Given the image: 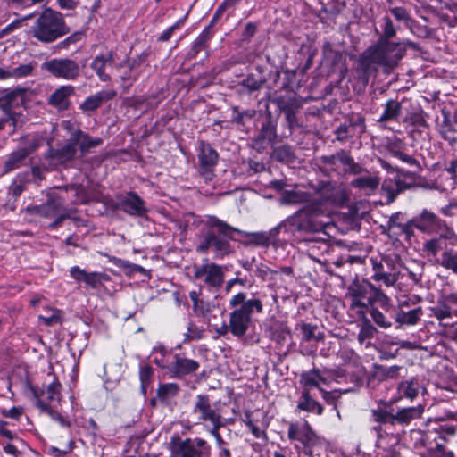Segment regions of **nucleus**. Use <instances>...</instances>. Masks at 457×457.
I'll return each mask as SVG.
<instances>
[{
	"mask_svg": "<svg viewBox=\"0 0 457 457\" xmlns=\"http://www.w3.org/2000/svg\"><path fill=\"white\" fill-rule=\"evenodd\" d=\"M391 154L393 156L398 158L403 162H405L409 165H417L418 164V162L414 157H412L411 155L407 154L402 151L393 150V151H391Z\"/></svg>",
	"mask_w": 457,
	"mask_h": 457,
	"instance_id": "58",
	"label": "nucleus"
},
{
	"mask_svg": "<svg viewBox=\"0 0 457 457\" xmlns=\"http://www.w3.org/2000/svg\"><path fill=\"white\" fill-rule=\"evenodd\" d=\"M29 94L27 89L18 88L6 92L0 99V105L8 115L9 120L12 121L14 127L17 126L15 116L18 114L14 109L25 104L26 96Z\"/></svg>",
	"mask_w": 457,
	"mask_h": 457,
	"instance_id": "16",
	"label": "nucleus"
},
{
	"mask_svg": "<svg viewBox=\"0 0 457 457\" xmlns=\"http://www.w3.org/2000/svg\"><path fill=\"white\" fill-rule=\"evenodd\" d=\"M71 141L74 142L76 147H79V150L81 155L88 153L92 148H95L103 143V139L100 137H92L88 134L83 132L80 129H76L71 135Z\"/></svg>",
	"mask_w": 457,
	"mask_h": 457,
	"instance_id": "24",
	"label": "nucleus"
},
{
	"mask_svg": "<svg viewBox=\"0 0 457 457\" xmlns=\"http://www.w3.org/2000/svg\"><path fill=\"white\" fill-rule=\"evenodd\" d=\"M190 417L195 425L203 426L205 429L224 421L220 408L212 402L209 395L204 394L195 396Z\"/></svg>",
	"mask_w": 457,
	"mask_h": 457,
	"instance_id": "6",
	"label": "nucleus"
},
{
	"mask_svg": "<svg viewBox=\"0 0 457 457\" xmlns=\"http://www.w3.org/2000/svg\"><path fill=\"white\" fill-rule=\"evenodd\" d=\"M302 334L303 340L304 341H312L314 340L316 342L322 341L324 339V334L322 332H317L318 327L316 325H312L309 323H301L298 325Z\"/></svg>",
	"mask_w": 457,
	"mask_h": 457,
	"instance_id": "40",
	"label": "nucleus"
},
{
	"mask_svg": "<svg viewBox=\"0 0 457 457\" xmlns=\"http://www.w3.org/2000/svg\"><path fill=\"white\" fill-rule=\"evenodd\" d=\"M47 315H39L38 319L42 320L46 326H52L61 321L60 312L55 309H47Z\"/></svg>",
	"mask_w": 457,
	"mask_h": 457,
	"instance_id": "51",
	"label": "nucleus"
},
{
	"mask_svg": "<svg viewBox=\"0 0 457 457\" xmlns=\"http://www.w3.org/2000/svg\"><path fill=\"white\" fill-rule=\"evenodd\" d=\"M180 388L176 383L161 384L157 389V396L160 401L168 403L178 395Z\"/></svg>",
	"mask_w": 457,
	"mask_h": 457,
	"instance_id": "38",
	"label": "nucleus"
},
{
	"mask_svg": "<svg viewBox=\"0 0 457 457\" xmlns=\"http://www.w3.org/2000/svg\"><path fill=\"white\" fill-rule=\"evenodd\" d=\"M375 303H378L379 306L386 312H388L393 307L391 298L377 287H375L373 295H370V307H374L373 305Z\"/></svg>",
	"mask_w": 457,
	"mask_h": 457,
	"instance_id": "39",
	"label": "nucleus"
},
{
	"mask_svg": "<svg viewBox=\"0 0 457 457\" xmlns=\"http://www.w3.org/2000/svg\"><path fill=\"white\" fill-rule=\"evenodd\" d=\"M77 147L74 142L71 141V137L69 141L63 145L56 149L53 154V159L61 164H64L75 157Z\"/></svg>",
	"mask_w": 457,
	"mask_h": 457,
	"instance_id": "33",
	"label": "nucleus"
},
{
	"mask_svg": "<svg viewBox=\"0 0 457 457\" xmlns=\"http://www.w3.org/2000/svg\"><path fill=\"white\" fill-rule=\"evenodd\" d=\"M153 353L159 354V356H155L154 358V362L160 367L161 369L166 370V372L169 374L170 371V366H171V357L174 356L175 353H172L170 351H168L164 346L162 345H156L153 349Z\"/></svg>",
	"mask_w": 457,
	"mask_h": 457,
	"instance_id": "36",
	"label": "nucleus"
},
{
	"mask_svg": "<svg viewBox=\"0 0 457 457\" xmlns=\"http://www.w3.org/2000/svg\"><path fill=\"white\" fill-rule=\"evenodd\" d=\"M442 214L445 216H453L457 212V202L451 201L447 205L440 209Z\"/></svg>",
	"mask_w": 457,
	"mask_h": 457,
	"instance_id": "62",
	"label": "nucleus"
},
{
	"mask_svg": "<svg viewBox=\"0 0 457 457\" xmlns=\"http://www.w3.org/2000/svg\"><path fill=\"white\" fill-rule=\"evenodd\" d=\"M206 40L207 35L202 33L198 36V37L194 41L190 51L188 52V56L190 58H195L196 55L203 50L206 48Z\"/></svg>",
	"mask_w": 457,
	"mask_h": 457,
	"instance_id": "47",
	"label": "nucleus"
},
{
	"mask_svg": "<svg viewBox=\"0 0 457 457\" xmlns=\"http://www.w3.org/2000/svg\"><path fill=\"white\" fill-rule=\"evenodd\" d=\"M41 68L55 78L75 80L80 73L76 61L69 58H54L42 63Z\"/></svg>",
	"mask_w": 457,
	"mask_h": 457,
	"instance_id": "11",
	"label": "nucleus"
},
{
	"mask_svg": "<svg viewBox=\"0 0 457 457\" xmlns=\"http://www.w3.org/2000/svg\"><path fill=\"white\" fill-rule=\"evenodd\" d=\"M71 277L78 282H84L87 287L96 288L104 281H109L110 277L102 272H87L79 266H73L70 270Z\"/></svg>",
	"mask_w": 457,
	"mask_h": 457,
	"instance_id": "20",
	"label": "nucleus"
},
{
	"mask_svg": "<svg viewBox=\"0 0 457 457\" xmlns=\"http://www.w3.org/2000/svg\"><path fill=\"white\" fill-rule=\"evenodd\" d=\"M301 384L310 391L312 387H317L321 392L323 398L327 399L329 393L320 387V384H328V379L323 377L318 369L303 372L300 379Z\"/></svg>",
	"mask_w": 457,
	"mask_h": 457,
	"instance_id": "25",
	"label": "nucleus"
},
{
	"mask_svg": "<svg viewBox=\"0 0 457 457\" xmlns=\"http://www.w3.org/2000/svg\"><path fill=\"white\" fill-rule=\"evenodd\" d=\"M3 414L12 419H19L22 414V409L19 407H12L8 411H3Z\"/></svg>",
	"mask_w": 457,
	"mask_h": 457,
	"instance_id": "64",
	"label": "nucleus"
},
{
	"mask_svg": "<svg viewBox=\"0 0 457 457\" xmlns=\"http://www.w3.org/2000/svg\"><path fill=\"white\" fill-rule=\"evenodd\" d=\"M452 313H455L457 315V308L456 310H451L450 306L446 305L442 301L439 303V305L435 310V314L436 318L439 320L449 318L451 317Z\"/></svg>",
	"mask_w": 457,
	"mask_h": 457,
	"instance_id": "53",
	"label": "nucleus"
},
{
	"mask_svg": "<svg viewBox=\"0 0 457 457\" xmlns=\"http://www.w3.org/2000/svg\"><path fill=\"white\" fill-rule=\"evenodd\" d=\"M193 270L195 278L200 281L204 287L210 291H217L224 283L227 269L206 259L202 264L195 265Z\"/></svg>",
	"mask_w": 457,
	"mask_h": 457,
	"instance_id": "9",
	"label": "nucleus"
},
{
	"mask_svg": "<svg viewBox=\"0 0 457 457\" xmlns=\"http://www.w3.org/2000/svg\"><path fill=\"white\" fill-rule=\"evenodd\" d=\"M392 15L395 18V20L399 21H403L407 27H411L412 23V20L411 19L407 11L403 7H395L390 10Z\"/></svg>",
	"mask_w": 457,
	"mask_h": 457,
	"instance_id": "50",
	"label": "nucleus"
},
{
	"mask_svg": "<svg viewBox=\"0 0 457 457\" xmlns=\"http://www.w3.org/2000/svg\"><path fill=\"white\" fill-rule=\"evenodd\" d=\"M442 302L450 306L451 310H456L454 307L457 306V294H451L444 296Z\"/></svg>",
	"mask_w": 457,
	"mask_h": 457,
	"instance_id": "63",
	"label": "nucleus"
},
{
	"mask_svg": "<svg viewBox=\"0 0 457 457\" xmlns=\"http://www.w3.org/2000/svg\"><path fill=\"white\" fill-rule=\"evenodd\" d=\"M288 231L322 232L329 223V217L322 208V204L315 203L308 204L287 219Z\"/></svg>",
	"mask_w": 457,
	"mask_h": 457,
	"instance_id": "4",
	"label": "nucleus"
},
{
	"mask_svg": "<svg viewBox=\"0 0 457 457\" xmlns=\"http://www.w3.org/2000/svg\"><path fill=\"white\" fill-rule=\"evenodd\" d=\"M411 222L418 230L429 235L440 232L444 227L446 228L445 221L426 209L414 217Z\"/></svg>",
	"mask_w": 457,
	"mask_h": 457,
	"instance_id": "17",
	"label": "nucleus"
},
{
	"mask_svg": "<svg viewBox=\"0 0 457 457\" xmlns=\"http://www.w3.org/2000/svg\"><path fill=\"white\" fill-rule=\"evenodd\" d=\"M206 225L210 228H215L217 232L224 237H228V239H233L232 234L237 233L247 238L249 244H253L259 246H267L270 244L269 235L266 231L259 232H246L238 228H233L227 222L220 220L215 216H209L206 220Z\"/></svg>",
	"mask_w": 457,
	"mask_h": 457,
	"instance_id": "10",
	"label": "nucleus"
},
{
	"mask_svg": "<svg viewBox=\"0 0 457 457\" xmlns=\"http://www.w3.org/2000/svg\"><path fill=\"white\" fill-rule=\"evenodd\" d=\"M115 96L116 92L112 89L102 90L95 95L88 96L80 104V108L84 111H94L97 109L103 103L112 99Z\"/></svg>",
	"mask_w": 457,
	"mask_h": 457,
	"instance_id": "29",
	"label": "nucleus"
},
{
	"mask_svg": "<svg viewBox=\"0 0 457 457\" xmlns=\"http://www.w3.org/2000/svg\"><path fill=\"white\" fill-rule=\"evenodd\" d=\"M29 33L37 41L50 44L68 34L69 28L61 12L47 8L37 18Z\"/></svg>",
	"mask_w": 457,
	"mask_h": 457,
	"instance_id": "3",
	"label": "nucleus"
},
{
	"mask_svg": "<svg viewBox=\"0 0 457 457\" xmlns=\"http://www.w3.org/2000/svg\"><path fill=\"white\" fill-rule=\"evenodd\" d=\"M224 425L225 424L223 421L218 425H215V426L206 429V431L209 432L214 437L219 448L224 447L223 445L225 444L222 436H220V434L219 432L220 428H222Z\"/></svg>",
	"mask_w": 457,
	"mask_h": 457,
	"instance_id": "56",
	"label": "nucleus"
},
{
	"mask_svg": "<svg viewBox=\"0 0 457 457\" xmlns=\"http://www.w3.org/2000/svg\"><path fill=\"white\" fill-rule=\"evenodd\" d=\"M375 286L370 281L355 279L347 287L345 299L349 302V311L357 319H365L370 308V294L373 295Z\"/></svg>",
	"mask_w": 457,
	"mask_h": 457,
	"instance_id": "5",
	"label": "nucleus"
},
{
	"mask_svg": "<svg viewBox=\"0 0 457 457\" xmlns=\"http://www.w3.org/2000/svg\"><path fill=\"white\" fill-rule=\"evenodd\" d=\"M217 235L214 231H208L203 236L199 244L196 246V251L201 253H207L212 248L215 251L216 257H223L232 252V246L224 237L218 232Z\"/></svg>",
	"mask_w": 457,
	"mask_h": 457,
	"instance_id": "13",
	"label": "nucleus"
},
{
	"mask_svg": "<svg viewBox=\"0 0 457 457\" xmlns=\"http://www.w3.org/2000/svg\"><path fill=\"white\" fill-rule=\"evenodd\" d=\"M421 314V309L416 308L409 312L399 311L395 315V321L400 325H414L418 322Z\"/></svg>",
	"mask_w": 457,
	"mask_h": 457,
	"instance_id": "41",
	"label": "nucleus"
},
{
	"mask_svg": "<svg viewBox=\"0 0 457 457\" xmlns=\"http://www.w3.org/2000/svg\"><path fill=\"white\" fill-rule=\"evenodd\" d=\"M283 228H285L286 230L288 231V228H290V227H289V223L287 222V219L286 220H284L283 222H281L280 224H278L277 227H274L270 230L266 231V234L269 235V240L270 241L272 238L276 237L277 235L279 233V230Z\"/></svg>",
	"mask_w": 457,
	"mask_h": 457,
	"instance_id": "61",
	"label": "nucleus"
},
{
	"mask_svg": "<svg viewBox=\"0 0 457 457\" xmlns=\"http://www.w3.org/2000/svg\"><path fill=\"white\" fill-rule=\"evenodd\" d=\"M420 391L424 393L426 392V389L421 385L419 378H411L410 379L403 380L397 386L398 397L394 402H397L403 398H406L412 402L419 395Z\"/></svg>",
	"mask_w": 457,
	"mask_h": 457,
	"instance_id": "21",
	"label": "nucleus"
},
{
	"mask_svg": "<svg viewBox=\"0 0 457 457\" xmlns=\"http://www.w3.org/2000/svg\"><path fill=\"white\" fill-rule=\"evenodd\" d=\"M455 233L446 228L445 233L440 234L438 237L426 240L422 245V255L429 262L439 264L441 254L445 252L449 246V243L454 238Z\"/></svg>",
	"mask_w": 457,
	"mask_h": 457,
	"instance_id": "12",
	"label": "nucleus"
},
{
	"mask_svg": "<svg viewBox=\"0 0 457 457\" xmlns=\"http://www.w3.org/2000/svg\"><path fill=\"white\" fill-rule=\"evenodd\" d=\"M231 312L228 314L230 333L238 338L243 337L253 324V313L263 312L262 302L259 298H247L245 292L232 295L228 301Z\"/></svg>",
	"mask_w": 457,
	"mask_h": 457,
	"instance_id": "2",
	"label": "nucleus"
},
{
	"mask_svg": "<svg viewBox=\"0 0 457 457\" xmlns=\"http://www.w3.org/2000/svg\"><path fill=\"white\" fill-rule=\"evenodd\" d=\"M379 185V179L374 176L360 177L352 181V186L366 191H373Z\"/></svg>",
	"mask_w": 457,
	"mask_h": 457,
	"instance_id": "42",
	"label": "nucleus"
},
{
	"mask_svg": "<svg viewBox=\"0 0 457 457\" xmlns=\"http://www.w3.org/2000/svg\"><path fill=\"white\" fill-rule=\"evenodd\" d=\"M173 453L178 457H210L211 446L204 439L187 438L179 443Z\"/></svg>",
	"mask_w": 457,
	"mask_h": 457,
	"instance_id": "15",
	"label": "nucleus"
},
{
	"mask_svg": "<svg viewBox=\"0 0 457 457\" xmlns=\"http://www.w3.org/2000/svg\"><path fill=\"white\" fill-rule=\"evenodd\" d=\"M33 66L31 64H21L17 68L12 70V77L23 78L31 74Z\"/></svg>",
	"mask_w": 457,
	"mask_h": 457,
	"instance_id": "57",
	"label": "nucleus"
},
{
	"mask_svg": "<svg viewBox=\"0 0 457 457\" xmlns=\"http://www.w3.org/2000/svg\"><path fill=\"white\" fill-rule=\"evenodd\" d=\"M80 37H81V34H79V33L72 34L71 36L66 37L63 41L60 42L57 45V47L60 49L67 48L70 45L75 44L76 42H78L80 39Z\"/></svg>",
	"mask_w": 457,
	"mask_h": 457,
	"instance_id": "60",
	"label": "nucleus"
},
{
	"mask_svg": "<svg viewBox=\"0 0 457 457\" xmlns=\"http://www.w3.org/2000/svg\"><path fill=\"white\" fill-rule=\"evenodd\" d=\"M287 437L295 441V448L308 457H312L314 450L321 445V438L312 429L307 420L292 422L288 426Z\"/></svg>",
	"mask_w": 457,
	"mask_h": 457,
	"instance_id": "7",
	"label": "nucleus"
},
{
	"mask_svg": "<svg viewBox=\"0 0 457 457\" xmlns=\"http://www.w3.org/2000/svg\"><path fill=\"white\" fill-rule=\"evenodd\" d=\"M183 24V20H179L174 25L169 27L167 29H165L161 35L160 37H158V40L159 41H162V42H166L168 41L172 34L174 33V31L176 29H178L179 28H180V26Z\"/></svg>",
	"mask_w": 457,
	"mask_h": 457,
	"instance_id": "59",
	"label": "nucleus"
},
{
	"mask_svg": "<svg viewBox=\"0 0 457 457\" xmlns=\"http://www.w3.org/2000/svg\"><path fill=\"white\" fill-rule=\"evenodd\" d=\"M379 163L383 169L393 173V177L386 179L382 184V190L387 193L390 202L394 201L400 193L414 186V173L395 170L386 161L382 159H379Z\"/></svg>",
	"mask_w": 457,
	"mask_h": 457,
	"instance_id": "8",
	"label": "nucleus"
},
{
	"mask_svg": "<svg viewBox=\"0 0 457 457\" xmlns=\"http://www.w3.org/2000/svg\"><path fill=\"white\" fill-rule=\"evenodd\" d=\"M119 206L121 211L135 217H143L148 212L144 200L134 192L128 193L120 199Z\"/></svg>",
	"mask_w": 457,
	"mask_h": 457,
	"instance_id": "19",
	"label": "nucleus"
},
{
	"mask_svg": "<svg viewBox=\"0 0 457 457\" xmlns=\"http://www.w3.org/2000/svg\"><path fill=\"white\" fill-rule=\"evenodd\" d=\"M198 162L204 172L212 171L218 162V153L210 144L201 141L198 147Z\"/></svg>",
	"mask_w": 457,
	"mask_h": 457,
	"instance_id": "22",
	"label": "nucleus"
},
{
	"mask_svg": "<svg viewBox=\"0 0 457 457\" xmlns=\"http://www.w3.org/2000/svg\"><path fill=\"white\" fill-rule=\"evenodd\" d=\"M35 404L42 412L46 413L53 420L58 422L61 427L70 428V421L67 420L61 413L54 410L44 400L37 398Z\"/></svg>",
	"mask_w": 457,
	"mask_h": 457,
	"instance_id": "37",
	"label": "nucleus"
},
{
	"mask_svg": "<svg viewBox=\"0 0 457 457\" xmlns=\"http://www.w3.org/2000/svg\"><path fill=\"white\" fill-rule=\"evenodd\" d=\"M144 61L143 56H138L137 59H134L129 66L130 71L129 72H125L121 75V79L123 81L130 80V79H137L138 76V72H132V70L137 66L139 65Z\"/></svg>",
	"mask_w": 457,
	"mask_h": 457,
	"instance_id": "54",
	"label": "nucleus"
},
{
	"mask_svg": "<svg viewBox=\"0 0 457 457\" xmlns=\"http://www.w3.org/2000/svg\"><path fill=\"white\" fill-rule=\"evenodd\" d=\"M425 411L423 404L416 406L404 407L397 410L392 417V424H399L403 426L409 425L412 420L420 419Z\"/></svg>",
	"mask_w": 457,
	"mask_h": 457,
	"instance_id": "23",
	"label": "nucleus"
},
{
	"mask_svg": "<svg viewBox=\"0 0 457 457\" xmlns=\"http://www.w3.org/2000/svg\"><path fill=\"white\" fill-rule=\"evenodd\" d=\"M33 151V148H21L12 153L5 162L4 170L6 172L20 168L24 162L27 156Z\"/></svg>",
	"mask_w": 457,
	"mask_h": 457,
	"instance_id": "35",
	"label": "nucleus"
},
{
	"mask_svg": "<svg viewBox=\"0 0 457 457\" xmlns=\"http://www.w3.org/2000/svg\"><path fill=\"white\" fill-rule=\"evenodd\" d=\"M310 201L311 195L298 189L284 190L279 198V204L281 205L299 204L309 203Z\"/></svg>",
	"mask_w": 457,
	"mask_h": 457,
	"instance_id": "31",
	"label": "nucleus"
},
{
	"mask_svg": "<svg viewBox=\"0 0 457 457\" xmlns=\"http://www.w3.org/2000/svg\"><path fill=\"white\" fill-rule=\"evenodd\" d=\"M73 93L74 87L72 86H62L50 96L48 103L59 110H66L69 107V97Z\"/></svg>",
	"mask_w": 457,
	"mask_h": 457,
	"instance_id": "28",
	"label": "nucleus"
},
{
	"mask_svg": "<svg viewBox=\"0 0 457 457\" xmlns=\"http://www.w3.org/2000/svg\"><path fill=\"white\" fill-rule=\"evenodd\" d=\"M382 31L383 33L379 39H385V41H389V38L394 37L396 34V29L390 18L387 16L383 18Z\"/></svg>",
	"mask_w": 457,
	"mask_h": 457,
	"instance_id": "49",
	"label": "nucleus"
},
{
	"mask_svg": "<svg viewBox=\"0 0 457 457\" xmlns=\"http://www.w3.org/2000/svg\"><path fill=\"white\" fill-rule=\"evenodd\" d=\"M399 441L395 436H380L377 443L376 457H401Z\"/></svg>",
	"mask_w": 457,
	"mask_h": 457,
	"instance_id": "26",
	"label": "nucleus"
},
{
	"mask_svg": "<svg viewBox=\"0 0 457 457\" xmlns=\"http://www.w3.org/2000/svg\"><path fill=\"white\" fill-rule=\"evenodd\" d=\"M337 160L343 165L348 166L351 171L356 172L357 165L354 163L353 159L345 151L337 153Z\"/></svg>",
	"mask_w": 457,
	"mask_h": 457,
	"instance_id": "52",
	"label": "nucleus"
},
{
	"mask_svg": "<svg viewBox=\"0 0 457 457\" xmlns=\"http://www.w3.org/2000/svg\"><path fill=\"white\" fill-rule=\"evenodd\" d=\"M296 410L314 412L318 415H321L323 413V407L311 396L310 391L308 389H304L302 392V395L297 403Z\"/></svg>",
	"mask_w": 457,
	"mask_h": 457,
	"instance_id": "32",
	"label": "nucleus"
},
{
	"mask_svg": "<svg viewBox=\"0 0 457 457\" xmlns=\"http://www.w3.org/2000/svg\"><path fill=\"white\" fill-rule=\"evenodd\" d=\"M114 62L112 53L96 55L91 64V69L96 72L102 81H109L111 77L105 72V68L111 66Z\"/></svg>",
	"mask_w": 457,
	"mask_h": 457,
	"instance_id": "27",
	"label": "nucleus"
},
{
	"mask_svg": "<svg viewBox=\"0 0 457 457\" xmlns=\"http://www.w3.org/2000/svg\"><path fill=\"white\" fill-rule=\"evenodd\" d=\"M371 278L375 281H383L386 287H393L400 278V274L398 271L385 272L378 270L377 273H373Z\"/></svg>",
	"mask_w": 457,
	"mask_h": 457,
	"instance_id": "43",
	"label": "nucleus"
},
{
	"mask_svg": "<svg viewBox=\"0 0 457 457\" xmlns=\"http://www.w3.org/2000/svg\"><path fill=\"white\" fill-rule=\"evenodd\" d=\"M372 318V320L381 328H389L392 327V322L388 320L385 314L379 311L377 307L369 308L368 311Z\"/></svg>",
	"mask_w": 457,
	"mask_h": 457,
	"instance_id": "44",
	"label": "nucleus"
},
{
	"mask_svg": "<svg viewBox=\"0 0 457 457\" xmlns=\"http://www.w3.org/2000/svg\"><path fill=\"white\" fill-rule=\"evenodd\" d=\"M394 414L387 412L382 409L373 410L372 417L378 422H389L392 424V417Z\"/></svg>",
	"mask_w": 457,
	"mask_h": 457,
	"instance_id": "55",
	"label": "nucleus"
},
{
	"mask_svg": "<svg viewBox=\"0 0 457 457\" xmlns=\"http://www.w3.org/2000/svg\"><path fill=\"white\" fill-rule=\"evenodd\" d=\"M406 46L414 47L415 45L409 40L393 43L378 39L361 54L359 69L366 75L376 71L379 66L392 69L405 54Z\"/></svg>",
	"mask_w": 457,
	"mask_h": 457,
	"instance_id": "1",
	"label": "nucleus"
},
{
	"mask_svg": "<svg viewBox=\"0 0 457 457\" xmlns=\"http://www.w3.org/2000/svg\"><path fill=\"white\" fill-rule=\"evenodd\" d=\"M61 387L62 385L57 380H54L47 386L44 394L46 395V400L48 403L59 402L61 400Z\"/></svg>",
	"mask_w": 457,
	"mask_h": 457,
	"instance_id": "46",
	"label": "nucleus"
},
{
	"mask_svg": "<svg viewBox=\"0 0 457 457\" xmlns=\"http://www.w3.org/2000/svg\"><path fill=\"white\" fill-rule=\"evenodd\" d=\"M64 197L57 191L50 189L47 192L46 203L29 206L27 210L30 214L38 215L43 218H54L64 210Z\"/></svg>",
	"mask_w": 457,
	"mask_h": 457,
	"instance_id": "14",
	"label": "nucleus"
},
{
	"mask_svg": "<svg viewBox=\"0 0 457 457\" xmlns=\"http://www.w3.org/2000/svg\"><path fill=\"white\" fill-rule=\"evenodd\" d=\"M446 270H452L457 274V236L455 235L452 242L449 243V246L439 260V264Z\"/></svg>",
	"mask_w": 457,
	"mask_h": 457,
	"instance_id": "30",
	"label": "nucleus"
},
{
	"mask_svg": "<svg viewBox=\"0 0 457 457\" xmlns=\"http://www.w3.org/2000/svg\"><path fill=\"white\" fill-rule=\"evenodd\" d=\"M361 320H364V322L358 333V340L360 343H364L366 340H370L374 337L377 329L373 325L370 323L367 318Z\"/></svg>",
	"mask_w": 457,
	"mask_h": 457,
	"instance_id": "45",
	"label": "nucleus"
},
{
	"mask_svg": "<svg viewBox=\"0 0 457 457\" xmlns=\"http://www.w3.org/2000/svg\"><path fill=\"white\" fill-rule=\"evenodd\" d=\"M153 376V369L149 365H142L139 370V378L141 381V390L145 395L146 388L150 384Z\"/></svg>",
	"mask_w": 457,
	"mask_h": 457,
	"instance_id": "48",
	"label": "nucleus"
},
{
	"mask_svg": "<svg viewBox=\"0 0 457 457\" xmlns=\"http://www.w3.org/2000/svg\"><path fill=\"white\" fill-rule=\"evenodd\" d=\"M171 357V366H170L169 374L170 378H183L187 375L195 373L200 367L198 361L182 357L178 353H175Z\"/></svg>",
	"mask_w": 457,
	"mask_h": 457,
	"instance_id": "18",
	"label": "nucleus"
},
{
	"mask_svg": "<svg viewBox=\"0 0 457 457\" xmlns=\"http://www.w3.org/2000/svg\"><path fill=\"white\" fill-rule=\"evenodd\" d=\"M402 114V105L396 100H388L385 106L382 114L380 115L379 122L397 121Z\"/></svg>",
	"mask_w": 457,
	"mask_h": 457,
	"instance_id": "34",
	"label": "nucleus"
}]
</instances>
